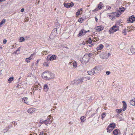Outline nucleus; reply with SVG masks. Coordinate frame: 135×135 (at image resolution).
<instances>
[{
  "label": "nucleus",
  "mask_w": 135,
  "mask_h": 135,
  "mask_svg": "<svg viewBox=\"0 0 135 135\" xmlns=\"http://www.w3.org/2000/svg\"><path fill=\"white\" fill-rule=\"evenodd\" d=\"M7 41V40L6 39H4L3 41V43L4 44H5L6 43Z\"/></svg>",
  "instance_id": "a18cd8bd"
},
{
  "label": "nucleus",
  "mask_w": 135,
  "mask_h": 135,
  "mask_svg": "<svg viewBox=\"0 0 135 135\" xmlns=\"http://www.w3.org/2000/svg\"><path fill=\"white\" fill-rule=\"evenodd\" d=\"M32 59V57H30V56L28 58H27V60H31Z\"/></svg>",
  "instance_id": "8fccbe9b"
},
{
  "label": "nucleus",
  "mask_w": 135,
  "mask_h": 135,
  "mask_svg": "<svg viewBox=\"0 0 135 135\" xmlns=\"http://www.w3.org/2000/svg\"><path fill=\"white\" fill-rule=\"evenodd\" d=\"M91 54L89 53V55H84L82 59L85 62H87L89 61V57L91 55Z\"/></svg>",
  "instance_id": "39448f33"
},
{
  "label": "nucleus",
  "mask_w": 135,
  "mask_h": 135,
  "mask_svg": "<svg viewBox=\"0 0 135 135\" xmlns=\"http://www.w3.org/2000/svg\"><path fill=\"white\" fill-rule=\"evenodd\" d=\"M56 27H58V28H59L60 26V25L59 24H56Z\"/></svg>",
  "instance_id": "864d4df0"
},
{
  "label": "nucleus",
  "mask_w": 135,
  "mask_h": 135,
  "mask_svg": "<svg viewBox=\"0 0 135 135\" xmlns=\"http://www.w3.org/2000/svg\"><path fill=\"white\" fill-rule=\"evenodd\" d=\"M111 54H110V53H108V57L109 56H110Z\"/></svg>",
  "instance_id": "603ef678"
},
{
  "label": "nucleus",
  "mask_w": 135,
  "mask_h": 135,
  "mask_svg": "<svg viewBox=\"0 0 135 135\" xmlns=\"http://www.w3.org/2000/svg\"><path fill=\"white\" fill-rule=\"evenodd\" d=\"M46 66H49V64H46Z\"/></svg>",
  "instance_id": "69168bd1"
},
{
  "label": "nucleus",
  "mask_w": 135,
  "mask_h": 135,
  "mask_svg": "<svg viewBox=\"0 0 135 135\" xmlns=\"http://www.w3.org/2000/svg\"><path fill=\"white\" fill-rule=\"evenodd\" d=\"M14 79V78L13 77H11L9 78L8 80V82L10 83L11 82L13 81Z\"/></svg>",
  "instance_id": "bb28decb"
},
{
  "label": "nucleus",
  "mask_w": 135,
  "mask_h": 135,
  "mask_svg": "<svg viewBox=\"0 0 135 135\" xmlns=\"http://www.w3.org/2000/svg\"><path fill=\"white\" fill-rule=\"evenodd\" d=\"M6 20L5 19H3L0 22V26L1 27V25L3 23H5Z\"/></svg>",
  "instance_id": "473e14b6"
},
{
  "label": "nucleus",
  "mask_w": 135,
  "mask_h": 135,
  "mask_svg": "<svg viewBox=\"0 0 135 135\" xmlns=\"http://www.w3.org/2000/svg\"><path fill=\"white\" fill-rule=\"evenodd\" d=\"M26 60L27 62H30V61H29V60H28L27 59V58L26 59Z\"/></svg>",
  "instance_id": "6e6d98bb"
},
{
  "label": "nucleus",
  "mask_w": 135,
  "mask_h": 135,
  "mask_svg": "<svg viewBox=\"0 0 135 135\" xmlns=\"http://www.w3.org/2000/svg\"><path fill=\"white\" fill-rule=\"evenodd\" d=\"M35 53H33V54L31 55L30 56V57H31L32 58V59L33 58V56L35 55Z\"/></svg>",
  "instance_id": "49530a36"
},
{
  "label": "nucleus",
  "mask_w": 135,
  "mask_h": 135,
  "mask_svg": "<svg viewBox=\"0 0 135 135\" xmlns=\"http://www.w3.org/2000/svg\"><path fill=\"white\" fill-rule=\"evenodd\" d=\"M34 111V110L33 108H30L27 110V112L28 113H32Z\"/></svg>",
  "instance_id": "412c9836"
},
{
  "label": "nucleus",
  "mask_w": 135,
  "mask_h": 135,
  "mask_svg": "<svg viewBox=\"0 0 135 135\" xmlns=\"http://www.w3.org/2000/svg\"><path fill=\"white\" fill-rule=\"evenodd\" d=\"M122 103L123 104V107L122 108H120V109H116V112L118 113L121 112L122 110L123 111H124L126 110L127 108V104L126 102L124 101H123Z\"/></svg>",
  "instance_id": "f03ea898"
},
{
  "label": "nucleus",
  "mask_w": 135,
  "mask_h": 135,
  "mask_svg": "<svg viewBox=\"0 0 135 135\" xmlns=\"http://www.w3.org/2000/svg\"><path fill=\"white\" fill-rule=\"evenodd\" d=\"M121 13H120L119 12V13H116V17H119L120 16V15Z\"/></svg>",
  "instance_id": "ea45409f"
},
{
  "label": "nucleus",
  "mask_w": 135,
  "mask_h": 135,
  "mask_svg": "<svg viewBox=\"0 0 135 135\" xmlns=\"http://www.w3.org/2000/svg\"><path fill=\"white\" fill-rule=\"evenodd\" d=\"M103 4L102 2H100V3L99 4H98V8H97L95 9H94L93 10V11H97L98 10V9H101L102 7H103Z\"/></svg>",
  "instance_id": "9b49d317"
},
{
  "label": "nucleus",
  "mask_w": 135,
  "mask_h": 135,
  "mask_svg": "<svg viewBox=\"0 0 135 135\" xmlns=\"http://www.w3.org/2000/svg\"><path fill=\"white\" fill-rule=\"evenodd\" d=\"M87 42L89 44H91L92 43V40L90 38H89Z\"/></svg>",
  "instance_id": "58836bf2"
},
{
  "label": "nucleus",
  "mask_w": 135,
  "mask_h": 135,
  "mask_svg": "<svg viewBox=\"0 0 135 135\" xmlns=\"http://www.w3.org/2000/svg\"><path fill=\"white\" fill-rule=\"evenodd\" d=\"M111 8V7H110L109 6L108 7V8L107 9H110Z\"/></svg>",
  "instance_id": "13d9d810"
},
{
  "label": "nucleus",
  "mask_w": 135,
  "mask_h": 135,
  "mask_svg": "<svg viewBox=\"0 0 135 135\" xmlns=\"http://www.w3.org/2000/svg\"><path fill=\"white\" fill-rule=\"evenodd\" d=\"M45 122L44 124L46 125H47L48 124H50L51 123L50 122H49V121H48L47 120H44Z\"/></svg>",
  "instance_id": "72a5a7b5"
},
{
  "label": "nucleus",
  "mask_w": 135,
  "mask_h": 135,
  "mask_svg": "<svg viewBox=\"0 0 135 135\" xmlns=\"http://www.w3.org/2000/svg\"><path fill=\"white\" fill-rule=\"evenodd\" d=\"M80 119L81 122H84L85 120V117L84 116L81 117L80 118Z\"/></svg>",
  "instance_id": "2f4dec72"
},
{
  "label": "nucleus",
  "mask_w": 135,
  "mask_h": 135,
  "mask_svg": "<svg viewBox=\"0 0 135 135\" xmlns=\"http://www.w3.org/2000/svg\"><path fill=\"white\" fill-rule=\"evenodd\" d=\"M6 1V0H0V1L1 2H3Z\"/></svg>",
  "instance_id": "bf43d9fd"
},
{
  "label": "nucleus",
  "mask_w": 135,
  "mask_h": 135,
  "mask_svg": "<svg viewBox=\"0 0 135 135\" xmlns=\"http://www.w3.org/2000/svg\"><path fill=\"white\" fill-rule=\"evenodd\" d=\"M83 9L82 8L79 9L78 11L76 13V15L77 16H79L80 14V12L82 11Z\"/></svg>",
  "instance_id": "b1692460"
},
{
  "label": "nucleus",
  "mask_w": 135,
  "mask_h": 135,
  "mask_svg": "<svg viewBox=\"0 0 135 135\" xmlns=\"http://www.w3.org/2000/svg\"><path fill=\"white\" fill-rule=\"evenodd\" d=\"M45 129H43V130H44V131H44V132H47V130H46V131H45Z\"/></svg>",
  "instance_id": "680f3d73"
},
{
  "label": "nucleus",
  "mask_w": 135,
  "mask_h": 135,
  "mask_svg": "<svg viewBox=\"0 0 135 135\" xmlns=\"http://www.w3.org/2000/svg\"><path fill=\"white\" fill-rule=\"evenodd\" d=\"M57 28H55L54 29V30L52 31V32L53 33L54 32H57Z\"/></svg>",
  "instance_id": "37998d69"
},
{
  "label": "nucleus",
  "mask_w": 135,
  "mask_h": 135,
  "mask_svg": "<svg viewBox=\"0 0 135 135\" xmlns=\"http://www.w3.org/2000/svg\"><path fill=\"white\" fill-rule=\"evenodd\" d=\"M73 66L75 68H76L77 66V64L75 61H74L73 62Z\"/></svg>",
  "instance_id": "7c9ffc66"
},
{
  "label": "nucleus",
  "mask_w": 135,
  "mask_h": 135,
  "mask_svg": "<svg viewBox=\"0 0 135 135\" xmlns=\"http://www.w3.org/2000/svg\"><path fill=\"white\" fill-rule=\"evenodd\" d=\"M54 77V75L48 71H46L43 73L42 77L45 80L51 79Z\"/></svg>",
  "instance_id": "f257e3e1"
},
{
  "label": "nucleus",
  "mask_w": 135,
  "mask_h": 135,
  "mask_svg": "<svg viewBox=\"0 0 135 135\" xmlns=\"http://www.w3.org/2000/svg\"><path fill=\"white\" fill-rule=\"evenodd\" d=\"M135 17L133 15H132L129 17L128 21H129V22L133 23L135 21Z\"/></svg>",
  "instance_id": "9d476101"
},
{
  "label": "nucleus",
  "mask_w": 135,
  "mask_h": 135,
  "mask_svg": "<svg viewBox=\"0 0 135 135\" xmlns=\"http://www.w3.org/2000/svg\"><path fill=\"white\" fill-rule=\"evenodd\" d=\"M119 29V27L118 26L117 27L116 25H114L109 30V32L110 34L113 33L114 32L118 30Z\"/></svg>",
  "instance_id": "20e7f679"
},
{
  "label": "nucleus",
  "mask_w": 135,
  "mask_h": 135,
  "mask_svg": "<svg viewBox=\"0 0 135 135\" xmlns=\"http://www.w3.org/2000/svg\"><path fill=\"white\" fill-rule=\"evenodd\" d=\"M130 104L134 106L135 105V99H132L130 102Z\"/></svg>",
  "instance_id": "6ab92c4d"
},
{
  "label": "nucleus",
  "mask_w": 135,
  "mask_h": 135,
  "mask_svg": "<svg viewBox=\"0 0 135 135\" xmlns=\"http://www.w3.org/2000/svg\"><path fill=\"white\" fill-rule=\"evenodd\" d=\"M95 113H94L93 114V116H94V115H95Z\"/></svg>",
  "instance_id": "338daca9"
},
{
  "label": "nucleus",
  "mask_w": 135,
  "mask_h": 135,
  "mask_svg": "<svg viewBox=\"0 0 135 135\" xmlns=\"http://www.w3.org/2000/svg\"><path fill=\"white\" fill-rule=\"evenodd\" d=\"M51 117V115H49L48 116V117H47V119L46 120H47V121H49V122H50V123H51V121L50 120Z\"/></svg>",
  "instance_id": "cd10ccee"
},
{
  "label": "nucleus",
  "mask_w": 135,
  "mask_h": 135,
  "mask_svg": "<svg viewBox=\"0 0 135 135\" xmlns=\"http://www.w3.org/2000/svg\"><path fill=\"white\" fill-rule=\"evenodd\" d=\"M110 71H107L106 72V74L107 75L110 74Z\"/></svg>",
  "instance_id": "de8ad7c7"
},
{
  "label": "nucleus",
  "mask_w": 135,
  "mask_h": 135,
  "mask_svg": "<svg viewBox=\"0 0 135 135\" xmlns=\"http://www.w3.org/2000/svg\"><path fill=\"white\" fill-rule=\"evenodd\" d=\"M44 135H47V134L46 133H44Z\"/></svg>",
  "instance_id": "0e129e2a"
},
{
  "label": "nucleus",
  "mask_w": 135,
  "mask_h": 135,
  "mask_svg": "<svg viewBox=\"0 0 135 135\" xmlns=\"http://www.w3.org/2000/svg\"><path fill=\"white\" fill-rule=\"evenodd\" d=\"M89 30L87 31H85L84 29H82L80 31V32L78 34V36L79 37L82 35L83 34L84 35L87 32H89Z\"/></svg>",
  "instance_id": "1a4fd4ad"
},
{
  "label": "nucleus",
  "mask_w": 135,
  "mask_h": 135,
  "mask_svg": "<svg viewBox=\"0 0 135 135\" xmlns=\"http://www.w3.org/2000/svg\"><path fill=\"white\" fill-rule=\"evenodd\" d=\"M119 12L120 13H121L124 11L125 9V8L123 7L119 8Z\"/></svg>",
  "instance_id": "5701e85b"
},
{
  "label": "nucleus",
  "mask_w": 135,
  "mask_h": 135,
  "mask_svg": "<svg viewBox=\"0 0 135 135\" xmlns=\"http://www.w3.org/2000/svg\"><path fill=\"white\" fill-rule=\"evenodd\" d=\"M44 90L45 91H47L49 90V87L46 84L44 85Z\"/></svg>",
  "instance_id": "f3484780"
},
{
  "label": "nucleus",
  "mask_w": 135,
  "mask_h": 135,
  "mask_svg": "<svg viewBox=\"0 0 135 135\" xmlns=\"http://www.w3.org/2000/svg\"><path fill=\"white\" fill-rule=\"evenodd\" d=\"M100 56L101 58L103 59H104L105 57L104 52L102 53L100 55Z\"/></svg>",
  "instance_id": "393cba45"
},
{
  "label": "nucleus",
  "mask_w": 135,
  "mask_h": 135,
  "mask_svg": "<svg viewBox=\"0 0 135 135\" xmlns=\"http://www.w3.org/2000/svg\"><path fill=\"white\" fill-rule=\"evenodd\" d=\"M27 99L28 98H27L24 97L22 98V102L24 103L27 104L28 103V102H27Z\"/></svg>",
  "instance_id": "a211bd4d"
},
{
  "label": "nucleus",
  "mask_w": 135,
  "mask_h": 135,
  "mask_svg": "<svg viewBox=\"0 0 135 135\" xmlns=\"http://www.w3.org/2000/svg\"><path fill=\"white\" fill-rule=\"evenodd\" d=\"M83 78H81L78 80H75L71 82V83L72 84L78 85L80 84H81L83 82Z\"/></svg>",
  "instance_id": "7ed1b4c3"
},
{
  "label": "nucleus",
  "mask_w": 135,
  "mask_h": 135,
  "mask_svg": "<svg viewBox=\"0 0 135 135\" xmlns=\"http://www.w3.org/2000/svg\"><path fill=\"white\" fill-rule=\"evenodd\" d=\"M45 121L42 119H41L40 120L39 123L41 124H44Z\"/></svg>",
  "instance_id": "a19ab883"
},
{
  "label": "nucleus",
  "mask_w": 135,
  "mask_h": 135,
  "mask_svg": "<svg viewBox=\"0 0 135 135\" xmlns=\"http://www.w3.org/2000/svg\"><path fill=\"white\" fill-rule=\"evenodd\" d=\"M116 16V12H113L109 15V18L111 20L115 19Z\"/></svg>",
  "instance_id": "6e6552de"
},
{
  "label": "nucleus",
  "mask_w": 135,
  "mask_h": 135,
  "mask_svg": "<svg viewBox=\"0 0 135 135\" xmlns=\"http://www.w3.org/2000/svg\"><path fill=\"white\" fill-rule=\"evenodd\" d=\"M41 126V124H38V127H37V128H38V127H40Z\"/></svg>",
  "instance_id": "5fc2aeb1"
},
{
  "label": "nucleus",
  "mask_w": 135,
  "mask_h": 135,
  "mask_svg": "<svg viewBox=\"0 0 135 135\" xmlns=\"http://www.w3.org/2000/svg\"><path fill=\"white\" fill-rule=\"evenodd\" d=\"M64 6L67 8H69L71 7H72L74 5L73 3L72 2H71L70 3H64Z\"/></svg>",
  "instance_id": "0eeeda50"
},
{
  "label": "nucleus",
  "mask_w": 135,
  "mask_h": 135,
  "mask_svg": "<svg viewBox=\"0 0 135 135\" xmlns=\"http://www.w3.org/2000/svg\"><path fill=\"white\" fill-rule=\"evenodd\" d=\"M24 9L23 8H22L21 10V12H24Z\"/></svg>",
  "instance_id": "09e8293b"
},
{
  "label": "nucleus",
  "mask_w": 135,
  "mask_h": 135,
  "mask_svg": "<svg viewBox=\"0 0 135 135\" xmlns=\"http://www.w3.org/2000/svg\"><path fill=\"white\" fill-rule=\"evenodd\" d=\"M37 134H35V133H34L33 134V135H37Z\"/></svg>",
  "instance_id": "774afa93"
},
{
  "label": "nucleus",
  "mask_w": 135,
  "mask_h": 135,
  "mask_svg": "<svg viewBox=\"0 0 135 135\" xmlns=\"http://www.w3.org/2000/svg\"><path fill=\"white\" fill-rule=\"evenodd\" d=\"M113 129L110 128L108 126L107 127V132L109 133H110L112 131Z\"/></svg>",
  "instance_id": "4be33fe9"
},
{
  "label": "nucleus",
  "mask_w": 135,
  "mask_h": 135,
  "mask_svg": "<svg viewBox=\"0 0 135 135\" xmlns=\"http://www.w3.org/2000/svg\"><path fill=\"white\" fill-rule=\"evenodd\" d=\"M39 135H44V131H42L41 132H39Z\"/></svg>",
  "instance_id": "79ce46f5"
},
{
  "label": "nucleus",
  "mask_w": 135,
  "mask_h": 135,
  "mask_svg": "<svg viewBox=\"0 0 135 135\" xmlns=\"http://www.w3.org/2000/svg\"><path fill=\"white\" fill-rule=\"evenodd\" d=\"M104 47L103 45L102 44L99 45L97 47V49L98 52L100 51V50L103 49Z\"/></svg>",
  "instance_id": "ddd939ff"
},
{
  "label": "nucleus",
  "mask_w": 135,
  "mask_h": 135,
  "mask_svg": "<svg viewBox=\"0 0 135 135\" xmlns=\"http://www.w3.org/2000/svg\"><path fill=\"white\" fill-rule=\"evenodd\" d=\"M57 56L55 55H53L50 56V55H49L47 58V61H49V60L50 61H52L53 60H55L56 59Z\"/></svg>",
  "instance_id": "423d86ee"
},
{
  "label": "nucleus",
  "mask_w": 135,
  "mask_h": 135,
  "mask_svg": "<svg viewBox=\"0 0 135 135\" xmlns=\"http://www.w3.org/2000/svg\"><path fill=\"white\" fill-rule=\"evenodd\" d=\"M47 52V51H44L42 52V54L43 55H46L48 53Z\"/></svg>",
  "instance_id": "e433bc0d"
},
{
  "label": "nucleus",
  "mask_w": 135,
  "mask_h": 135,
  "mask_svg": "<svg viewBox=\"0 0 135 135\" xmlns=\"http://www.w3.org/2000/svg\"><path fill=\"white\" fill-rule=\"evenodd\" d=\"M15 54H18L19 53V50H17L15 52Z\"/></svg>",
  "instance_id": "c03bdc74"
},
{
  "label": "nucleus",
  "mask_w": 135,
  "mask_h": 135,
  "mask_svg": "<svg viewBox=\"0 0 135 135\" xmlns=\"http://www.w3.org/2000/svg\"><path fill=\"white\" fill-rule=\"evenodd\" d=\"M96 30L97 32L102 31L103 29V27L100 26H98L96 28Z\"/></svg>",
  "instance_id": "4468645a"
},
{
  "label": "nucleus",
  "mask_w": 135,
  "mask_h": 135,
  "mask_svg": "<svg viewBox=\"0 0 135 135\" xmlns=\"http://www.w3.org/2000/svg\"><path fill=\"white\" fill-rule=\"evenodd\" d=\"M131 51L132 54L135 53V49L132 46L131 49Z\"/></svg>",
  "instance_id": "a878e982"
},
{
  "label": "nucleus",
  "mask_w": 135,
  "mask_h": 135,
  "mask_svg": "<svg viewBox=\"0 0 135 135\" xmlns=\"http://www.w3.org/2000/svg\"><path fill=\"white\" fill-rule=\"evenodd\" d=\"M69 123L70 124H72L71 122H69Z\"/></svg>",
  "instance_id": "e2e57ef3"
},
{
  "label": "nucleus",
  "mask_w": 135,
  "mask_h": 135,
  "mask_svg": "<svg viewBox=\"0 0 135 135\" xmlns=\"http://www.w3.org/2000/svg\"><path fill=\"white\" fill-rule=\"evenodd\" d=\"M88 73L89 75H92L94 74H95V73H94V70L93 69H91L90 70L88 71Z\"/></svg>",
  "instance_id": "2eb2a0df"
},
{
  "label": "nucleus",
  "mask_w": 135,
  "mask_h": 135,
  "mask_svg": "<svg viewBox=\"0 0 135 135\" xmlns=\"http://www.w3.org/2000/svg\"><path fill=\"white\" fill-rule=\"evenodd\" d=\"M116 126L115 124L114 123H110L108 126V127L110 128L114 129Z\"/></svg>",
  "instance_id": "dca6fc26"
},
{
  "label": "nucleus",
  "mask_w": 135,
  "mask_h": 135,
  "mask_svg": "<svg viewBox=\"0 0 135 135\" xmlns=\"http://www.w3.org/2000/svg\"><path fill=\"white\" fill-rule=\"evenodd\" d=\"M126 30V29H125L123 30L122 31V33L125 35H126L127 34V32Z\"/></svg>",
  "instance_id": "4c0bfd02"
},
{
  "label": "nucleus",
  "mask_w": 135,
  "mask_h": 135,
  "mask_svg": "<svg viewBox=\"0 0 135 135\" xmlns=\"http://www.w3.org/2000/svg\"><path fill=\"white\" fill-rule=\"evenodd\" d=\"M12 127V126L11 125L10 126H8V129H10Z\"/></svg>",
  "instance_id": "3c124183"
},
{
  "label": "nucleus",
  "mask_w": 135,
  "mask_h": 135,
  "mask_svg": "<svg viewBox=\"0 0 135 135\" xmlns=\"http://www.w3.org/2000/svg\"><path fill=\"white\" fill-rule=\"evenodd\" d=\"M123 135H126V132H124Z\"/></svg>",
  "instance_id": "052dcab7"
},
{
  "label": "nucleus",
  "mask_w": 135,
  "mask_h": 135,
  "mask_svg": "<svg viewBox=\"0 0 135 135\" xmlns=\"http://www.w3.org/2000/svg\"><path fill=\"white\" fill-rule=\"evenodd\" d=\"M25 39L23 37H21L20 39V41L21 42L24 41Z\"/></svg>",
  "instance_id": "c85d7f7f"
},
{
  "label": "nucleus",
  "mask_w": 135,
  "mask_h": 135,
  "mask_svg": "<svg viewBox=\"0 0 135 135\" xmlns=\"http://www.w3.org/2000/svg\"><path fill=\"white\" fill-rule=\"evenodd\" d=\"M106 115V113H103L102 114V119H103L105 117Z\"/></svg>",
  "instance_id": "c756f323"
},
{
  "label": "nucleus",
  "mask_w": 135,
  "mask_h": 135,
  "mask_svg": "<svg viewBox=\"0 0 135 135\" xmlns=\"http://www.w3.org/2000/svg\"><path fill=\"white\" fill-rule=\"evenodd\" d=\"M95 20L96 22H97L98 21V19L96 17H95Z\"/></svg>",
  "instance_id": "4d7b16f0"
},
{
  "label": "nucleus",
  "mask_w": 135,
  "mask_h": 135,
  "mask_svg": "<svg viewBox=\"0 0 135 135\" xmlns=\"http://www.w3.org/2000/svg\"><path fill=\"white\" fill-rule=\"evenodd\" d=\"M118 131H119L118 129H116L113 131V133L114 135H117L118 134Z\"/></svg>",
  "instance_id": "aec40b11"
},
{
  "label": "nucleus",
  "mask_w": 135,
  "mask_h": 135,
  "mask_svg": "<svg viewBox=\"0 0 135 135\" xmlns=\"http://www.w3.org/2000/svg\"><path fill=\"white\" fill-rule=\"evenodd\" d=\"M93 69L94 70V73L95 74L99 72L100 71V68L98 66H95L94 68Z\"/></svg>",
  "instance_id": "f8f14e48"
},
{
  "label": "nucleus",
  "mask_w": 135,
  "mask_h": 135,
  "mask_svg": "<svg viewBox=\"0 0 135 135\" xmlns=\"http://www.w3.org/2000/svg\"><path fill=\"white\" fill-rule=\"evenodd\" d=\"M8 129V127H6L5 129H3V131L4 133H5L7 132Z\"/></svg>",
  "instance_id": "c9c22d12"
},
{
  "label": "nucleus",
  "mask_w": 135,
  "mask_h": 135,
  "mask_svg": "<svg viewBox=\"0 0 135 135\" xmlns=\"http://www.w3.org/2000/svg\"><path fill=\"white\" fill-rule=\"evenodd\" d=\"M84 21V19L82 18H80L79 19L78 21L79 22H80L81 23L82 22Z\"/></svg>",
  "instance_id": "f704fd0d"
}]
</instances>
